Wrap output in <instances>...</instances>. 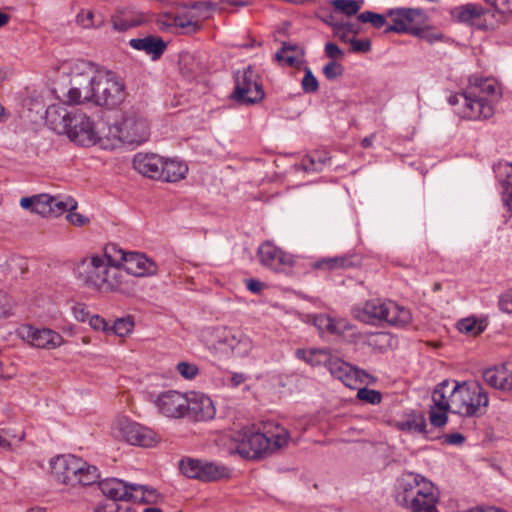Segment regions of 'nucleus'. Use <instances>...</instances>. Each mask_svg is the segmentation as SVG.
Listing matches in <instances>:
<instances>
[{"label":"nucleus","mask_w":512,"mask_h":512,"mask_svg":"<svg viewBox=\"0 0 512 512\" xmlns=\"http://www.w3.org/2000/svg\"><path fill=\"white\" fill-rule=\"evenodd\" d=\"M499 307L503 312L512 313V291H509L500 297Z\"/></svg>","instance_id":"6e6d98bb"},{"label":"nucleus","mask_w":512,"mask_h":512,"mask_svg":"<svg viewBox=\"0 0 512 512\" xmlns=\"http://www.w3.org/2000/svg\"><path fill=\"white\" fill-rule=\"evenodd\" d=\"M72 311L75 319L80 322H85L92 316L86 305L82 303L74 305Z\"/></svg>","instance_id":"603ef678"},{"label":"nucleus","mask_w":512,"mask_h":512,"mask_svg":"<svg viewBox=\"0 0 512 512\" xmlns=\"http://www.w3.org/2000/svg\"><path fill=\"white\" fill-rule=\"evenodd\" d=\"M92 102L99 106L113 108L124 99V85L111 73L97 72Z\"/></svg>","instance_id":"9b49d317"},{"label":"nucleus","mask_w":512,"mask_h":512,"mask_svg":"<svg viewBox=\"0 0 512 512\" xmlns=\"http://www.w3.org/2000/svg\"><path fill=\"white\" fill-rule=\"evenodd\" d=\"M54 478L66 485H92L99 479L98 469L74 455H59L51 461Z\"/></svg>","instance_id":"423d86ee"},{"label":"nucleus","mask_w":512,"mask_h":512,"mask_svg":"<svg viewBox=\"0 0 512 512\" xmlns=\"http://www.w3.org/2000/svg\"><path fill=\"white\" fill-rule=\"evenodd\" d=\"M324 51L326 56L329 57L331 61H336V59L342 58L344 56V52L338 47V45L332 42L325 44Z\"/></svg>","instance_id":"5fc2aeb1"},{"label":"nucleus","mask_w":512,"mask_h":512,"mask_svg":"<svg viewBox=\"0 0 512 512\" xmlns=\"http://www.w3.org/2000/svg\"><path fill=\"white\" fill-rule=\"evenodd\" d=\"M451 14L460 22H470L479 18L483 14V9L481 6L469 3L454 8Z\"/></svg>","instance_id":"2f4dec72"},{"label":"nucleus","mask_w":512,"mask_h":512,"mask_svg":"<svg viewBox=\"0 0 512 512\" xmlns=\"http://www.w3.org/2000/svg\"><path fill=\"white\" fill-rule=\"evenodd\" d=\"M288 431L277 426L275 432L261 433L242 429L233 434L235 452L246 459H258L270 455L287 444Z\"/></svg>","instance_id":"39448f33"},{"label":"nucleus","mask_w":512,"mask_h":512,"mask_svg":"<svg viewBox=\"0 0 512 512\" xmlns=\"http://www.w3.org/2000/svg\"><path fill=\"white\" fill-rule=\"evenodd\" d=\"M357 317L369 324L386 322L394 326H405L412 317L408 309L397 305L393 301L371 299L358 311Z\"/></svg>","instance_id":"6e6552de"},{"label":"nucleus","mask_w":512,"mask_h":512,"mask_svg":"<svg viewBox=\"0 0 512 512\" xmlns=\"http://www.w3.org/2000/svg\"><path fill=\"white\" fill-rule=\"evenodd\" d=\"M93 18L94 13L91 10H82L77 15V22L86 29L99 26L100 24L94 23Z\"/></svg>","instance_id":"3c124183"},{"label":"nucleus","mask_w":512,"mask_h":512,"mask_svg":"<svg viewBox=\"0 0 512 512\" xmlns=\"http://www.w3.org/2000/svg\"><path fill=\"white\" fill-rule=\"evenodd\" d=\"M373 138H374V135H371L369 137H365L362 142H361V145L363 148H369L372 146V142H373Z\"/></svg>","instance_id":"774afa93"},{"label":"nucleus","mask_w":512,"mask_h":512,"mask_svg":"<svg viewBox=\"0 0 512 512\" xmlns=\"http://www.w3.org/2000/svg\"><path fill=\"white\" fill-rule=\"evenodd\" d=\"M464 92L450 95L448 103L456 106V113L464 119H488L494 114V106L502 98V88L492 77H472Z\"/></svg>","instance_id":"7ed1b4c3"},{"label":"nucleus","mask_w":512,"mask_h":512,"mask_svg":"<svg viewBox=\"0 0 512 512\" xmlns=\"http://www.w3.org/2000/svg\"><path fill=\"white\" fill-rule=\"evenodd\" d=\"M265 96L259 76L251 66L235 74V89L232 98L239 104H255Z\"/></svg>","instance_id":"9d476101"},{"label":"nucleus","mask_w":512,"mask_h":512,"mask_svg":"<svg viewBox=\"0 0 512 512\" xmlns=\"http://www.w3.org/2000/svg\"><path fill=\"white\" fill-rule=\"evenodd\" d=\"M457 328L461 333L474 336L484 331L482 322L472 317L458 321Z\"/></svg>","instance_id":"f704fd0d"},{"label":"nucleus","mask_w":512,"mask_h":512,"mask_svg":"<svg viewBox=\"0 0 512 512\" xmlns=\"http://www.w3.org/2000/svg\"><path fill=\"white\" fill-rule=\"evenodd\" d=\"M116 245L105 248L103 255H92L82 259L76 266L77 278L87 287L100 292L129 291L126 274L119 267V259L115 253Z\"/></svg>","instance_id":"f03ea898"},{"label":"nucleus","mask_w":512,"mask_h":512,"mask_svg":"<svg viewBox=\"0 0 512 512\" xmlns=\"http://www.w3.org/2000/svg\"><path fill=\"white\" fill-rule=\"evenodd\" d=\"M329 3L335 11L348 17L356 15L361 8L360 2L357 0H330Z\"/></svg>","instance_id":"72a5a7b5"},{"label":"nucleus","mask_w":512,"mask_h":512,"mask_svg":"<svg viewBox=\"0 0 512 512\" xmlns=\"http://www.w3.org/2000/svg\"><path fill=\"white\" fill-rule=\"evenodd\" d=\"M327 160L328 158L319 155H307L302 159L301 165L307 172H318L322 171Z\"/></svg>","instance_id":"ea45409f"},{"label":"nucleus","mask_w":512,"mask_h":512,"mask_svg":"<svg viewBox=\"0 0 512 512\" xmlns=\"http://www.w3.org/2000/svg\"><path fill=\"white\" fill-rule=\"evenodd\" d=\"M246 380V377L241 373H234L231 377V383L234 387L239 386Z\"/></svg>","instance_id":"69168bd1"},{"label":"nucleus","mask_w":512,"mask_h":512,"mask_svg":"<svg viewBox=\"0 0 512 512\" xmlns=\"http://www.w3.org/2000/svg\"><path fill=\"white\" fill-rule=\"evenodd\" d=\"M18 333L30 345L41 349L53 350L64 344L62 335L49 328L23 325L19 328Z\"/></svg>","instance_id":"dca6fc26"},{"label":"nucleus","mask_w":512,"mask_h":512,"mask_svg":"<svg viewBox=\"0 0 512 512\" xmlns=\"http://www.w3.org/2000/svg\"><path fill=\"white\" fill-rule=\"evenodd\" d=\"M114 432L131 445L153 447L159 442L158 435L152 429L126 417L117 419L114 424Z\"/></svg>","instance_id":"f8f14e48"},{"label":"nucleus","mask_w":512,"mask_h":512,"mask_svg":"<svg viewBox=\"0 0 512 512\" xmlns=\"http://www.w3.org/2000/svg\"><path fill=\"white\" fill-rule=\"evenodd\" d=\"M64 134H67L72 141L82 146L93 145L99 139L92 121L86 114L81 112L72 114L69 126Z\"/></svg>","instance_id":"a211bd4d"},{"label":"nucleus","mask_w":512,"mask_h":512,"mask_svg":"<svg viewBox=\"0 0 512 512\" xmlns=\"http://www.w3.org/2000/svg\"><path fill=\"white\" fill-rule=\"evenodd\" d=\"M216 338L215 347L223 352H230L235 357H246L253 347L248 336L227 328L217 330Z\"/></svg>","instance_id":"f3484780"},{"label":"nucleus","mask_w":512,"mask_h":512,"mask_svg":"<svg viewBox=\"0 0 512 512\" xmlns=\"http://www.w3.org/2000/svg\"><path fill=\"white\" fill-rule=\"evenodd\" d=\"M98 485L102 493L113 501L129 500L133 497L131 491L136 490V485H127L116 478L104 479Z\"/></svg>","instance_id":"a878e982"},{"label":"nucleus","mask_w":512,"mask_h":512,"mask_svg":"<svg viewBox=\"0 0 512 512\" xmlns=\"http://www.w3.org/2000/svg\"><path fill=\"white\" fill-rule=\"evenodd\" d=\"M348 43L350 44L349 51L352 53H367L371 50V41L369 39H356L352 37Z\"/></svg>","instance_id":"8fccbe9b"},{"label":"nucleus","mask_w":512,"mask_h":512,"mask_svg":"<svg viewBox=\"0 0 512 512\" xmlns=\"http://www.w3.org/2000/svg\"><path fill=\"white\" fill-rule=\"evenodd\" d=\"M77 208V202L68 197L65 200L53 196L51 216H60L66 211H73Z\"/></svg>","instance_id":"4c0bfd02"},{"label":"nucleus","mask_w":512,"mask_h":512,"mask_svg":"<svg viewBox=\"0 0 512 512\" xmlns=\"http://www.w3.org/2000/svg\"><path fill=\"white\" fill-rule=\"evenodd\" d=\"M72 114L62 104H52L46 110V121L54 131L64 134Z\"/></svg>","instance_id":"bb28decb"},{"label":"nucleus","mask_w":512,"mask_h":512,"mask_svg":"<svg viewBox=\"0 0 512 512\" xmlns=\"http://www.w3.org/2000/svg\"><path fill=\"white\" fill-rule=\"evenodd\" d=\"M246 287L249 291L253 293H259L262 291L264 284L256 279H248L246 281Z\"/></svg>","instance_id":"680f3d73"},{"label":"nucleus","mask_w":512,"mask_h":512,"mask_svg":"<svg viewBox=\"0 0 512 512\" xmlns=\"http://www.w3.org/2000/svg\"><path fill=\"white\" fill-rule=\"evenodd\" d=\"M147 120L135 111H127L122 120L109 127L108 136L127 144H142L149 137Z\"/></svg>","instance_id":"1a4fd4ad"},{"label":"nucleus","mask_w":512,"mask_h":512,"mask_svg":"<svg viewBox=\"0 0 512 512\" xmlns=\"http://www.w3.org/2000/svg\"><path fill=\"white\" fill-rule=\"evenodd\" d=\"M176 369L183 378L188 380L194 379L199 373L197 365L185 361L179 362Z\"/></svg>","instance_id":"49530a36"},{"label":"nucleus","mask_w":512,"mask_h":512,"mask_svg":"<svg viewBox=\"0 0 512 512\" xmlns=\"http://www.w3.org/2000/svg\"><path fill=\"white\" fill-rule=\"evenodd\" d=\"M113 28L116 31L124 32L130 28L136 27L141 24V21L137 18L126 14L115 15L112 18Z\"/></svg>","instance_id":"c9c22d12"},{"label":"nucleus","mask_w":512,"mask_h":512,"mask_svg":"<svg viewBox=\"0 0 512 512\" xmlns=\"http://www.w3.org/2000/svg\"><path fill=\"white\" fill-rule=\"evenodd\" d=\"M353 266V262L349 257H331L324 258L314 263L315 269L331 271L339 268H348Z\"/></svg>","instance_id":"473e14b6"},{"label":"nucleus","mask_w":512,"mask_h":512,"mask_svg":"<svg viewBox=\"0 0 512 512\" xmlns=\"http://www.w3.org/2000/svg\"><path fill=\"white\" fill-rule=\"evenodd\" d=\"M500 13L512 12V0H491L490 2Z\"/></svg>","instance_id":"4d7b16f0"},{"label":"nucleus","mask_w":512,"mask_h":512,"mask_svg":"<svg viewBox=\"0 0 512 512\" xmlns=\"http://www.w3.org/2000/svg\"><path fill=\"white\" fill-rule=\"evenodd\" d=\"M465 437L461 433H451L444 436V441L450 445H461Z\"/></svg>","instance_id":"bf43d9fd"},{"label":"nucleus","mask_w":512,"mask_h":512,"mask_svg":"<svg viewBox=\"0 0 512 512\" xmlns=\"http://www.w3.org/2000/svg\"><path fill=\"white\" fill-rule=\"evenodd\" d=\"M134 321L128 316L124 318L117 319L114 322V325L110 327L109 333H114L120 337H125L133 331Z\"/></svg>","instance_id":"58836bf2"},{"label":"nucleus","mask_w":512,"mask_h":512,"mask_svg":"<svg viewBox=\"0 0 512 512\" xmlns=\"http://www.w3.org/2000/svg\"><path fill=\"white\" fill-rule=\"evenodd\" d=\"M69 212L70 213L67 215V220L74 225L82 226L88 221L87 218H85L83 215L79 213H75L72 211Z\"/></svg>","instance_id":"052dcab7"},{"label":"nucleus","mask_w":512,"mask_h":512,"mask_svg":"<svg viewBox=\"0 0 512 512\" xmlns=\"http://www.w3.org/2000/svg\"><path fill=\"white\" fill-rule=\"evenodd\" d=\"M179 468L186 477L203 482L217 481L229 476L226 467L193 458L182 459Z\"/></svg>","instance_id":"ddd939ff"},{"label":"nucleus","mask_w":512,"mask_h":512,"mask_svg":"<svg viewBox=\"0 0 512 512\" xmlns=\"http://www.w3.org/2000/svg\"><path fill=\"white\" fill-rule=\"evenodd\" d=\"M387 15L392 19L393 25L387 26L384 32L405 33L410 31V25L423 17V12L416 8H397L389 10Z\"/></svg>","instance_id":"412c9836"},{"label":"nucleus","mask_w":512,"mask_h":512,"mask_svg":"<svg viewBox=\"0 0 512 512\" xmlns=\"http://www.w3.org/2000/svg\"><path fill=\"white\" fill-rule=\"evenodd\" d=\"M53 196L48 194L35 195L34 212L44 217L51 216Z\"/></svg>","instance_id":"e433bc0d"},{"label":"nucleus","mask_w":512,"mask_h":512,"mask_svg":"<svg viewBox=\"0 0 512 512\" xmlns=\"http://www.w3.org/2000/svg\"><path fill=\"white\" fill-rule=\"evenodd\" d=\"M323 21L332 28L333 34L336 30L341 31V26H339L341 21H337L333 14L327 15L325 18H323Z\"/></svg>","instance_id":"e2e57ef3"},{"label":"nucleus","mask_w":512,"mask_h":512,"mask_svg":"<svg viewBox=\"0 0 512 512\" xmlns=\"http://www.w3.org/2000/svg\"><path fill=\"white\" fill-rule=\"evenodd\" d=\"M115 253L120 260L119 267L122 268L126 276L134 275L137 277H145L157 274V264L144 254L137 252L126 253L117 247ZM126 280L128 281V277H126Z\"/></svg>","instance_id":"2eb2a0df"},{"label":"nucleus","mask_w":512,"mask_h":512,"mask_svg":"<svg viewBox=\"0 0 512 512\" xmlns=\"http://www.w3.org/2000/svg\"><path fill=\"white\" fill-rule=\"evenodd\" d=\"M95 512H118V506L116 504L99 506Z\"/></svg>","instance_id":"338daca9"},{"label":"nucleus","mask_w":512,"mask_h":512,"mask_svg":"<svg viewBox=\"0 0 512 512\" xmlns=\"http://www.w3.org/2000/svg\"><path fill=\"white\" fill-rule=\"evenodd\" d=\"M302 58L303 51L297 45L288 43H283L282 48L275 54V61L289 67L300 65Z\"/></svg>","instance_id":"c85d7f7f"},{"label":"nucleus","mask_w":512,"mask_h":512,"mask_svg":"<svg viewBox=\"0 0 512 512\" xmlns=\"http://www.w3.org/2000/svg\"><path fill=\"white\" fill-rule=\"evenodd\" d=\"M69 75L68 89L63 92L65 103L72 105L92 101L97 75L95 65L86 60H77L71 65Z\"/></svg>","instance_id":"0eeeda50"},{"label":"nucleus","mask_w":512,"mask_h":512,"mask_svg":"<svg viewBox=\"0 0 512 512\" xmlns=\"http://www.w3.org/2000/svg\"><path fill=\"white\" fill-rule=\"evenodd\" d=\"M258 257L262 265L276 272H285L294 266V257L277 247L270 241L262 243L258 248Z\"/></svg>","instance_id":"aec40b11"},{"label":"nucleus","mask_w":512,"mask_h":512,"mask_svg":"<svg viewBox=\"0 0 512 512\" xmlns=\"http://www.w3.org/2000/svg\"><path fill=\"white\" fill-rule=\"evenodd\" d=\"M189 404L186 416L195 421H207L213 419L216 413L212 400L201 393L188 395Z\"/></svg>","instance_id":"5701e85b"},{"label":"nucleus","mask_w":512,"mask_h":512,"mask_svg":"<svg viewBox=\"0 0 512 512\" xmlns=\"http://www.w3.org/2000/svg\"><path fill=\"white\" fill-rule=\"evenodd\" d=\"M20 205L24 209H30L32 212H34L35 207V196L33 197H23L20 200Z\"/></svg>","instance_id":"0e129e2a"},{"label":"nucleus","mask_w":512,"mask_h":512,"mask_svg":"<svg viewBox=\"0 0 512 512\" xmlns=\"http://www.w3.org/2000/svg\"><path fill=\"white\" fill-rule=\"evenodd\" d=\"M396 501L413 512H438L433 483L420 474L405 473L397 480Z\"/></svg>","instance_id":"20e7f679"},{"label":"nucleus","mask_w":512,"mask_h":512,"mask_svg":"<svg viewBox=\"0 0 512 512\" xmlns=\"http://www.w3.org/2000/svg\"><path fill=\"white\" fill-rule=\"evenodd\" d=\"M329 355L328 351L323 349L296 350L297 358L305 361L311 366H319L322 364L326 366Z\"/></svg>","instance_id":"7c9ffc66"},{"label":"nucleus","mask_w":512,"mask_h":512,"mask_svg":"<svg viewBox=\"0 0 512 512\" xmlns=\"http://www.w3.org/2000/svg\"><path fill=\"white\" fill-rule=\"evenodd\" d=\"M430 422L435 427L447 423V413L451 412L463 417H480L485 414L489 405L486 390L478 383L443 380L432 391Z\"/></svg>","instance_id":"f257e3e1"},{"label":"nucleus","mask_w":512,"mask_h":512,"mask_svg":"<svg viewBox=\"0 0 512 512\" xmlns=\"http://www.w3.org/2000/svg\"><path fill=\"white\" fill-rule=\"evenodd\" d=\"M138 489H141L143 492H142V496L140 498H138L137 496H134L132 498H135V500H139V501H144V502H150L154 499V496H155V490L153 488H148V487H145V486H137L136 485V490L137 491Z\"/></svg>","instance_id":"13d9d810"},{"label":"nucleus","mask_w":512,"mask_h":512,"mask_svg":"<svg viewBox=\"0 0 512 512\" xmlns=\"http://www.w3.org/2000/svg\"><path fill=\"white\" fill-rule=\"evenodd\" d=\"M326 366L335 378L350 388H355L358 383L368 384L374 381V378L369 373L338 357L329 355Z\"/></svg>","instance_id":"4468645a"},{"label":"nucleus","mask_w":512,"mask_h":512,"mask_svg":"<svg viewBox=\"0 0 512 512\" xmlns=\"http://www.w3.org/2000/svg\"><path fill=\"white\" fill-rule=\"evenodd\" d=\"M161 28H180L185 34H194L201 29V24L196 14L187 11L178 14H164L163 19L159 20Z\"/></svg>","instance_id":"b1692460"},{"label":"nucleus","mask_w":512,"mask_h":512,"mask_svg":"<svg viewBox=\"0 0 512 512\" xmlns=\"http://www.w3.org/2000/svg\"><path fill=\"white\" fill-rule=\"evenodd\" d=\"M483 379L489 386L503 392H512V362L496 365L483 371Z\"/></svg>","instance_id":"4be33fe9"},{"label":"nucleus","mask_w":512,"mask_h":512,"mask_svg":"<svg viewBox=\"0 0 512 512\" xmlns=\"http://www.w3.org/2000/svg\"><path fill=\"white\" fill-rule=\"evenodd\" d=\"M89 324L94 330L109 333L110 327L108 326L107 321L99 315H92L89 318Z\"/></svg>","instance_id":"864d4df0"},{"label":"nucleus","mask_w":512,"mask_h":512,"mask_svg":"<svg viewBox=\"0 0 512 512\" xmlns=\"http://www.w3.org/2000/svg\"><path fill=\"white\" fill-rule=\"evenodd\" d=\"M154 404L164 416L178 419L186 416L189 399L187 394L167 390L157 395Z\"/></svg>","instance_id":"6ab92c4d"},{"label":"nucleus","mask_w":512,"mask_h":512,"mask_svg":"<svg viewBox=\"0 0 512 512\" xmlns=\"http://www.w3.org/2000/svg\"><path fill=\"white\" fill-rule=\"evenodd\" d=\"M508 167L510 170L506 172V178L502 181L503 201L508 210L512 211V164Z\"/></svg>","instance_id":"37998d69"},{"label":"nucleus","mask_w":512,"mask_h":512,"mask_svg":"<svg viewBox=\"0 0 512 512\" xmlns=\"http://www.w3.org/2000/svg\"><path fill=\"white\" fill-rule=\"evenodd\" d=\"M357 18L362 23H371L375 28H381L386 23V19L383 15L372 11L362 12Z\"/></svg>","instance_id":"c03bdc74"},{"label":"nucleus","mask_w":512,"mask_h":512,"mask_svg":"<svg viewBox=\"0 0 512 512\" xmlns=\"http://www.w3.org/2000/svg\"><path fill=\"white\" fill-rule=\"evenodd\" d=\"M187 171V165L181 161L174 159L163 160L160 180L177 182L185 177Z\"/></svg>","instance_id":"c756f323"},{"label":"nucleus","mask_w":512,"mask_h":512,"mask_svg":"<svg viewBox=\"0 0 512 512\" xmlns=\"http://www.w3.org/2000/svg\"><path fill=\"white\" fill-rule=\"evenodd\" d=\"M357 398L363 402L375 405L381 402L382 395L377 390L360 388L357 392Z\"/></svg>","instance_id":"a18cd8bd"},{"label":"nucleus","mask_w":512,"mask_h":512,"mask_svg":"<svg viewBox=\"0 0 512 512\" xmlns=\"http://www.w3.org/2000/svg\"><path fill=\"white\" fill-rule=\"evenodd\" d=\"M162 165L163 159L156 154L138 153L133 159L134 168L151 179L161 178Z\"/></svg>","instance_id":"393cba45"},{"label":"nucleus","mask_w":512,"mask_h":512,"mask_svg":"<svg viewBox=\"0 0 512 512\" xmlns=\"http://www.w3.org/2000/svg\"><path fill=\"white\" fill-rule=\"evenodd\" d=\"M302 89L306 93L316 92L319 88L318 80L309 68H305V75L301 82Z\"/></svg>","instance_id":"de8ad7c7"},{"label":"nucleus","mask_w":512,"mask_h":512,"mask_svg":"<svg viewBox=\"0 0 512 512\" xmlns=\"http://www.w3.org/2000/svg\"><path fill=\"white\" fill-rule=\"evenodd\" d=\"M344 68L337 61H330L323 67V74L328 80H334L343 75Z\"/></svg>","instance_id":"09e8293b"},{"label":"nucleus","mask_w":512,"mask_h":512,"mask_svg":"<svg viewBox=\"0 0 512 512\" xmlns=\"http://www.w3.org/2000/svg\"><path fill=\"white\" fill-rule=\"evenodd\" d=\"M341 26V31H335L334 36L338 37L342 42L348 43L352 37H355L360 29L357 25L351 22H342L339 24Z\"/></svg>","instance_id":"a19ab883"},{"label":"nucleus","mask_w":512,"mask_h":512,"mask_svg":"<svg viewBox=\"0 0 512 512\" xmlns=\"http://www.w3.org/2000/svg\"><path fill=\"white\" fill-rule=\"evenodd\" d=\"M315 326L321 332H329V333H339L340 329L338 328L334 319L327 315H319L315 318Z\"/></svg>","instance_id":"79ce46f5"},{"label":"nucleus","mask_w":512,"mask_h":512,"mask_svg":"<svg viewBox=\"0 0 512 512\" xmlns=\"http://www.w3.org/2000/svg\"><path fill=\"white\" fill-rule=\"evenodd\" d=\"M129 44L132 48L151 55L153 59L159 58L166 49V43L160 37L151 35L144 38L131 39Z\"/></svg>","instance_id":"cd10ccee"}]
</instances>
